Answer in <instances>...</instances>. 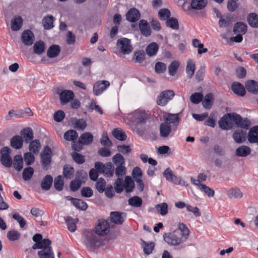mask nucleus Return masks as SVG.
<instances>
[{
    "mask_svg": "<svg viewBox=\"0 0 258 258\" xmlns=\"http://www.w3.org/2000/svg\"><path fill=\"white\" fill-rule=\"evenodd\" d=\"M190 231L188 227L183 223H179L176 229L172 232L165 233L164 240L170 246H179L184 243L188 239Z\"/></svg>",
    "mask_w": 258,
    "mask_h": 258,
    "instance_id": "nucleus-1",
    "label": "nucleus"
},
{
    "mask_svg": "<svg viewBox=\"0 0 258 258\" xmlns=\"http://www.w3.org/2000/svg\"><path fill=\"white\" fill-rule=\"evenodd\" d=\"M126 167L124 166H117L114 168V173L118 178L114 182V188L117 193H120L125 189L126 192H131L134 188V182L132 178L127 176L124 180L119 177H122L126 173Z\"/></svg>",
    "mask_w": 258,
    "mask_h": 258,
    "instance_id": "nucleus-2",
    "label": "nucleus"
},
{
    "mask_svg": "<svg viewBox=\"0 0 258 258\" xmlns=\"http://www.w3.org/2000/svg\"><path fill=\"white\" fill-rule=\"evenodd\" d=\"M231 123L244 129H247L250 125V121L247 118L243 119L240 115L235 113L225 114L219 120V125L222 130H228L232 127Z\"/></svg>",
    "mask_w": 258,
    "mask_h": 258,
    "instance_id": "nucleus-3",
    "label": "nucleus"
},
{
    "mask_svg": "<svg viewBox=\"0 0 258 258\" xmlns=\"http://www.w3.org/2000/svg\"><path fill=\"white\" fill-rule=\"evenodd\" d=\"M83 243L87 249L95 250L103 245V240L94 230H86L84 232Z\"/></svg>",
    "mask_w": 258,
    "mask_h": 258,
    "instance_id": "nucleus-4",
    "label": "nucleus"
},
{
    "mask_svg": "<svg viewBox=\"0 0 258 258\" xmlns=\"http://www.w3.org/2000/svg\"><path fill=\"white\" fill-rule=\"evenodd\" d=\"M51 241L49 239H43L40 243H35L33 245V249H40L38 252L39 258H54L52 247Z\"/></svg>",
    "mask_w": 258,
    "mask_h": 258,
    "instance_id": "nucleus-5",
    "label": "nucleus"
},
{
    "mask_svg": "<svg viewBox=\"0 0 258 258\" xmlns=\"http://www.w3.org/2000/svg\"><path fill=\"white\" fill-rule=\"evenodd\" d=\"M95 166L99 173L104 174L107 177H111L114 173V167L111 162L105 164L100 162H96Z\"/></svg>",
    "mask_w": 258,
    "mask_h": 258,
    "instance_id": "nucleus-6",
    "label": "nucleus"
},
{
    "mask_svg": "<svg viewBox=\"0 0 258 258\" xmlns=\"http://www.w3.org/2000/svg\"><path fill=\"white\" fill-rule=\"evenodd\" d=\"M11 150L8 147H4L0 150L1 162L6 167H10L12 165L13 161L10 156Z\"/></svg>",
    "mask_w": 258,
    "mask_h": 258,
    "instance_id": "nucleus-7",
    "label": "nucleus"
},
{
    "mask_svg": "<svg viewBox=\"0 0 258 258\" xmlns=\"http://www.w3.org/2000/svg\"><path fill=\"white\" fill-rule=\"evenodd\" d=\"M174 95V92L170 90L162 92L157 97V104L161 106H165L168 101L172 99Z\"/></svg>",
    "mask_w": 258,
    "mask_h": 258,
    "instance_id": "nucleus-8",
    "label": "nucleus"
},
{
    "mask_svg": "<svg viewBox=\"0 0 258 258\" xmlns=\"http://www.w3.org/2000/svg\"><path fill=\"white\" fill-rule=\"evenodd\" d=\"M109 230L110 226L108 222L105 220L101 219L97 221L94 231L102 237L107 234Z\"/></svg>",
    "mask_w": 258,
    "mask_h": 258,
    "instance_id": "nucleus-9",
    "label": "nucleus"
},
{
    "mask_svg": "<svg viewBox=\"0 0 258 258\" xmlns=\"http://www.w3.org/2000/svg\"><path fill=\"white\" fill-rule=\"evenodd\" d=\"M117 45L120 48L121 51L124 54H128L133 50L130 40L125 38H122L117 40Z\"/></svg>",
    "mask_w": 258,
    "mask_h": 258,
    "instance_id": "nucleus-10",
    "label": "nucleus"
},
{
    "mask_svg": "<svg viewBox=\"0 0 258 258\" xmlns=\"http://www.w3.org/2000/svg\"><path fill=\"white\" fill-rule=\"evenodd\" d=\"M87 177V174L85 172L81 171L78 172L76 174V179L72 181L70 184V188L72 191H76L78 189L81 184L82 180L86 179Z\"/></svg>",
    "mask_w": 258,
    "mask_h": 258,
    "instance_id": "nucleus-11",
    "label": "nucleus"
},
{
    "mask_svg": "<svg viewBox=\"0 0 258 258\" xmlns=\"http://www.w3.org/2000/svg\"><path fill=\"white\" fill-rule=\"evenodd\" d=\"M147 118L145 111L137 110L130 115V118L137 124L144 123Z\"/></svg>",
    "mask_w": 258,
    "mask_h": 258,
    "instance_id": "nucleus-12",
    "label": "nucleus"
},
{
    "mask_svg": "<svg viewBox=\"0 0 258 258\" xmlns=\"http://www.w3.org/2000/svg\"><path fill=\"white\" fill-rule=\"evenodd\" d=\"M110 86L108 81H99L96 82L93 86V92L96 96L100 95L107 88Z\"/></svg>",
    "mask_w": 258,
    "mask_h": 258,
    "instance_id": "nucleus-13",
    "label": "nucleus"
},
{
    "mask_svg": "<svg viewBox=\"0 0 258 258\" xmlns=\"http://www.w3.org/2000/svg\"><path fill=\"white\" fill-rule=\"evenodd\" d=\"M179 114H171L168 113L165 116V122L173 127V130H176L177 126L179 124Z\"/></svg>",
    "mask_w": 258,
    "mask_h": 258,
    "instance_id": "nucleus-14",
    "label": "nucleus"
},
{
    "mask_svg": "<svg viewBox=\"0 0 258 258\" xmlns=\"http://www.w3.org/2000/svg\"><path fill=\"white\" fill-rule=\"evenodd\" d=\"M232 138L237 144L243 143L246 140V132L241 129H237L234 131Z\"/></svg>",
    "mask_w": 258,
    "mask_h": 258,
    "instance_id": "nucleus-15",
    "label": "nucleus"
},
{
    "mask_svg": "<svg viewBox=\"0 0 258 258\" xmlns=\"http://www.w3.org/2000/svg\"><path fill=\"white\" fill-rule=\"evenodd\" d=\"M176 130H173L171 125L167 123H162L160 126V135L162 138H167L170 135H173Z\"/></svg>",
    "mask_w": 258,
    "mask_h": 258,
    "instance_id": "nucleus-16",
    "label": "nucleus"
},
{
    "mask_svg": "<svg viewBox=\"0 0 258 258\" xmlns=\"http://www.w3.org/2000/svg\"><path fill=\"white\" fill-rule=\"evenodd\" d=\"M60 103L62 105L69 103L74 97V93L71 90H64L59 94Z\"/></svg>",
    "mask_w": 258,
    "mask_h": 258,
    "instance_id": "nucleus-17",
    "label": "nucleus"
},
{
    "mask_svg": "<svg viewBox=\"0 0 258 258\" xmlns=\"http://www.w3.org/2000/svg\"><path fill=\"white\" fill-rule=\"evenodd\" d=\"M21 39L22 41L25 45L30 46L34 41V35L31 30H26L22 33Z\"/></svg>",
    "mask_w": 258,
    "mask_h": 258,
    "instance_id": "nucleus-18",
    "label": "nucleus"
},
{
    "mask_svg": "<svg viewBox=\"0 0 258 258\" xmlns=\"http://www.w3.org/2000/svg\"><path fill=\"white\" fill-rule=\"evenodd\" d=\"M51 149L48 146H45L41 153V161L43 165L45 168L50 163L51 161Z\"/></svg>",
    "mask_w": 258,
    "mask_h": 258,
    "instance_id": "nucleus-19",
    "label": "nucleus"
},
{
    "mask_svg": "<svg viewBox=\"0 0 258 258\" xmlns=\"http://www.w3.org/2000/svg\"><path fill=\"white\" fill-rule=\"evenodd\" d=\"M126 214L119 212H111L110 214L111 221L116 224H122L125 218Z\"/></svg>",
    "mask_w": 258,
    "mask_h": 258,
    "instance_id": "nucleus-20",
    "label": "nucleus"
},
{
    "mask_svg": "<svg viewBox=\"0 0 258 258\" xmlns=\"http://www.w3.org/2000/svg\"><path fill=\"white\" fill-rule=\"evenodd\" d=\"M23 19L20 16H14L11 21V28L13 31H17L21 29L23 25Z\"/></svg>",
    "mask_w": 258,
    "mask_h": 258,
    "instance_id": "nucleus-21",
    "label": "nucleus"
},
{
    "mask_svg": "<svg viewBox=\"0 0 258 258\" xmlns=\"http://www.w3.org/2000/svg\"><path fill=\"white\" fill-rule=\"evenodd\" d=\"M140 18V13L139 11L135 9H131L126 14V19L127 21L131 22H135L138 21Z\"/></svg>",
    "mask_w": 258,
    "mask_h": 258,
    "instance_id": "nucleus-22",
    "label": "nucleus"
},
{
    "mask_svg": "<svg viewBox=\"0 0 258 258\" xmlns=\"http://www.w3.org/2000/svg\"><path fill=\"white\" fill-rule=\"evenodd\" d=\"M247 139L250 143H258V126L251 127L247 134Z\"/></svg>",
    "mask_w": 258,
    "mask_h": 258,
    "instance_id": "nucleus-23",
    "label": "nucleus"
},
{
    "mask_svg": "<svg viewBox=\"0 0 258 258\" xmlns=\"http://www.w3.org/2000/svg\"><path fill=\"white\" fill-rule=\"evenodd\" d=\"M139 28L142 34L146 37L151 34V29L149 23L144 20H141L139 22Z\"/></svg>",
    "mask_w": 258,
    "mask_h": 258,
    "instance_id": "nucleus-24",
    "label": "nucleus"
},
{
    "mask_svg": "<svg viewBox=\"0 0 258 258\" xmlns=\"http://www.w3.org/2000/svg\"><path fill=\"white\" fill-rule=\"evenodd\" d=\"M11 146L15 149H20L23 147V141L20 136H14L11 139Z\"/></svg>",
    "mask_w": 258,
    "mask_h": 258,
    "instance_id": "nucleus-25",
    "label": "nucleus"
},
{
    "mask_svg": "<svg viewBox=\"0 0 258 258\" xmlns=\"http://www.w3.org/2000/svg\"><path fill=\"white\" fill-rule=\"evenodd\" d=\"M66 198L68 200H71L74 206L78 209L85 210L88 207L87 203L81 200L74 199L69 196L67 197Z\"/></svg>",
    "mask_w": 258,
    "mask_h": 258,
    "instance_id": "nucleus-26",
    "label": "nucleus"
},
{
    "mask_svg": "<svg viewBox=\"0 0 258 258\" xmlns=\"http://www.w3.org/2000/svg\"><path fill=\"white\" fill-rule=\"evenodd\" d=\"M246 90L253 94H258V82L254 80H249L245 84Z\"/></svg>",
    "mask_w": 258,
    "mask_h": 258,
    "instance_id": "nucleus-27",
    "label": "nucleus"
},
{
    "mask_svg": "<svg viewBox=\"0 0 258 258\" xmlns=\"http://www.w3.org/2000/svg\"><path fill=\"white\" fill-rule=\"evenodd\" d=\"M231 88L233 92L239 96H243L245 95V88L243 86L239 83H233L232 85Z\"/></svg>",
    "mask_w": 258,
    "mask_h": 258,
    "instance_id": "nucleus-28",
    "label": "nucleus"
},
{
    "mask_svg": "<svg viewBox=\"0 0 258 258\" xmlns=\"http://www.w3.org/2000/svg\"><path fill=\"white\" fill-rule=\"evenodd\" d=\"M71 122L74 127L78 130H83L86 126V122L83 119L72 118L71 119Z\"/></svg>",
    "mask_w": 258,
    "mask_h": 258,
    "instance_id": "nucleus-29",
    "label": "nucleus"
},
{
    "mask_svg": "<svg viewBox=\"0 0 258 258\" xmlns=\"http://www.w3.org/2000/svg\"><path fill=\"white\" fill-rule=\"evenodd\" d=\"M60 47L57 45H52L47 51V55L49 58H54L57 56L60 53Z\"/></svg>",
    "mask_w": 258,
    "mask_h": 258,
    "instance_id": "nucleus-30",
    "label": "nucleus"
},
{
    "mask_svg": "<svg viewBox=\"0 0 258 258\" xmlns=\"http://www.w3.org/2000/svg\"><path fill=\"white\" fill-rule=\"evenodd\" d=\"M14 168L17 171H21L23 168V159L21 155H16L13 162Z\"/></svg>",
    "mask_w": 258,
    "mask_h": 258,
    "instance_id": "nucleus-31",
    "label": "nucleus"
},
{
    "mask_svg": "<svg viewBox=\"0 0 258 258\" xmlns=\"http://www.w3.org/2000/svg\"><path fill=\"white\" fill-rule=\"evenodd\" d=\"M41 143L39 140H34L30 143L29 146V152L34 154H37L39 153L41 149Z\"/></svg>",
    "mask_w": 258,
    "mask_h": 258,
    "instance_id": "nucleus-32",
    "label": "nucleus"
},
{
    "mask_svg": "<svg viewBox=\"0 0 258 258\" xmlns=\"http://www.w3.org/2000/svg\"><path fill=\"white\" fill-rule=\"evenodd\" d=\"M251 152L250 148L246 146H241L237 148L235 150V153L237 156L239 157H246Z\"/></svg>",
    "mask_w": 258,
    "mask_h": 258,
    "instance_id": "nucleus-33",
    "label": "nucleus"
},
{
    "mask_svg": "<svg viewBox=\"0 0 258 258\" xmlns=\"http://www.w3.org/2000/svg\"><path fill=\"white\" fill-rule=\"evenodd\" d=\"M53 181V178L50 175H47L42 179L41 183V187L44 190H48L50 189Z\"/></svg>",
    "mask_w": 258,
    "mask_h": 258,
    "instance_id": "nucleus-34",
    "label": "nucleus"
},
{
    "mask_svg": "<svg viewBox=\"0 0 258 258\" xmlns=\"http://www.w3.org/2000/svg\"><path fill=\"white\" fill-rule=\"evenodd\" d=\"M246 31L247 25L241 22L236 23L233 28V32L235 34L240 33L241 34H244Z\"/></svg>",
    "mask_w": 258,
    "mask_h": 258,
    "instance_id": "nucleus-35",
    "label": "nucleus"
},
{
    "mask_svg": "<svg viewBox=\"0 0 258 258\" xmlns=\"http://www.w3.org/2000/svg\"><path fill=\"white\" fill-rule=\"evenodd\" d=\"M227 194L230 199H239L242 197V193L237 188H233L227 190Z\"/></svg>",
    "mask_w": 258,
    "mask_h": 258,
    "instance_id": "nucleus-36",
    "label": "nucleus"
},
{
    "mask_svg": "<svg viewBox=\"0 0 258 258\" xmlns=\"http://www.w3.org/2000/svg\"><path fill=\"white\" fill-rule=\"evenodd\" d=\"M93 136L89 133H85L80 137L79 143L83 145H88L93 141Z\"/></svg>",
    "mask_w": 258,
    "mask_h": 258,
    "instance_id": "nucleus-37",
    "label": "nucleus"
},
{
    "mask_svg": "<svg viewBox=\"0 0 258 258\" xmlns=\"http://www.w3.org/2000/svg\"><path fill=\"white\" fill-rule=\"evenodd\" d=\"M141 246L143 249V251L147 255H149L152 252L155 246V244L153 242H147L144 240H142Z\"/></svg>",
    "mask_w": 258,
    "mask_h": 258,
    "instance_id": "nucleus-38",
    "label": "nucleus"
},
{
    "mask_svg": "<svg viewBox=\"0 0 258 258\" xmlns=\"http://www.w3.org/2000/svg\"><path fill=\"white\" fill-rule=\"evenodd\" d=\"M158 49V44L155 42H152L147 46L146 51L148 55L153 56L156 54Z\"/></svg>",
    "mask_w": 258,
    "mask_h": 258,
    "instance_id": "nucleus-39",
    "label": "nucleus"
},
{
    "mask_svg": "<svg viewBox=\"0 0 258 258\" xmlns=\"http://www.w3.org/2000/svg\"><path fill=\"white\" fill-rule=\"evenodd\" d=\"M21 135L26 143H28L33 138V132L30 127H27L21 131Z\"/></svg>",
    "mask_w": 258,
    "mask_h": 258,
    "instance_id": "nucleus-40",
    "label": "nucleus"
},
{
    "mask_svg": "<svg viewBox=\"0 0 258 258\" xmlns=\"http://www.w3.org/2000/svg\"><path fill=\"white\" fill-rule=\"evenodd\" d=\"M213 95L212 93H208L204 98L202 104L205 108L210 109L213 104Z\"/></svg>",
    "mask_w": 258,
    "mask_h": 258,
    "instance_id": "nucleus-41",
    "label": "nucleus"
},
{
    "mask_svg": "<svg viewBox=\"0 0 258 258\" xmlns=\"http://www.w3.org/2000/svg\"><path fill=\"white\" fill-rule=\"evenodd\" d=\"M247 21L249 25L253 27H258V15L255 13H250L247 16Z\"/></svg>",
    "mask_w": 258,
    "mask_h": 258,
    "instance_id": "nucleus-42",
    "label": "nucleus"
},
{
    "mask_svg": "<svg viewBox=\"0 0 258 258\" xmlns=\"http://www.w3.org/2000/svg\"><path fill=\"white\" fill-rule=\"evenodd\" d=\"M112 162L115 167L124 166L125 164L124 158L119 153L113 156Z\"/></svg>",
    "mask_w": 258,
    "mask_h": 258,
    "instance_id": "nucleus-43",
    "label": "nucleus"
},
{
    "mask_svg": "<svg viewBox=\"0 0 258 258\" xmlns=\"http://www.w3.org/2000/svg\"><path fill=\"white\" fill-rule=\"evenodd\" d=\"M45 44L42 41L36 42L33 45L34 52L37 54H41L44 51Z\"/></svg>",
    "mask_w": 258,
    "mask_h": 258,
    "instance_id": "nucleus-44",
    "label": "nucleus"
},
{
    "mask_svg": "<svg viewBox=\"0 0 258 258\" xmlns=\"http://www.w3.org/2000/svg\"><path fill=\"white\" fill-rule=\"evenodd\" d=\"M112 135L116 139L120 141H124L126 138L125 132L120 128H115L112 131Z\"/></svg>",
    "mask_w": 258,
    "mask_h": 258,
    "instance_id": "nucleus-45",
    "label": "nucleus"
},
{
    "mask_svg": "<svg viewBox=\"0 0 258 258\" xmlns=\"http://www.w3.org/2000/svg\"><path fill=\"white\" fill-rule=\"evenodd\" d=\"M206 179V175L204 173H200L198 175L197 179L191 177L190 180L191 183L198 187L200 186V185H204V184L202 183V182L205 181Z\"/></svg>",
    "mask_w": 258,
    "mask_h": 258,
    "instance_id": "nucleus-46",
    "label": "nucleus"
},
{
    "mask_svg": "<svg viewBox=\"0 0 258 258\" xmlns=\"http://www.w3.org/2000/svg\"><path fill=\"white\" fill-rule=\"evenodd\" d=\"M66 222L69 230L71 232L75 231L77 227L76 223H77L78 220L70 217H68L66 219Z\"/></svg>",
    "mask_w": 258,
    "mask_h": 258,
    "instance_id": "nucleus-47",
    "label": "nucleus"
},
{
    "mask_svg": "<svg viewBox=\"0 0 258 258\" xmlns=\"http://www.w3.org/2000/svg\"><path fill=\"white\" fill-rule=\"evenodd\" d=\"M34 174V169L31 167H27L23 170L22 177L25 181L30 180Z\"/></svg>",
    "mask_w": 258,
    "mask_h": 258,
    "instance_id": "nucleus-48",
    "label": "nucleus"
},
{
    "mask_svg": "<svg viewBox=\"0 0 258 258\" xmlns=\"http://www.w3.org/2000/svg\"><path fill=\"white\" fill-rule=\"evenodd\" d=\"M195 71V64L191 59H188L187 61L186 73L189 78H191L194 74Z\"/></svg>",
    "mask_w": 258,
    "mask_h": 258,
    "instance_id": "nucleus-49",
    "label": "nucleus"
},
{
    "mask_svg": "<svg viewBox=\"0 0 258 258\" xmlns=\"http://www.w3.org/2000/svg\"><path fill=\"white\" fill-rule=\"evenodd\" d=\"M206 0H192L191 7L193 9L201 10L206 6Z\"/></svg>",
    "mask_w": 258,
    "mask_h": 258,
    "instance_id": "nucleus-50",
    "label": "nucleus"
},
{
    "mask_svg": "<svg viewBox=\"0 0 258 258\" xmlns=\"http://www.w3.org/2000/svg\"><path fill=\"white\" fill-rule=\"evenodd\" d=\"M128 204L133 207H140L142 204V200L138 196H134L128 200Z\"/></svg>",
    "mask_w": 258,
    "mask_h": 258,
    "instance_id": "nucleus-51",
    "label": "nucleus"
},
{
    "mask_svg": "<svg viewBox=\"0 0 258 258\" xmlns=\"http://www.w3.org/2000/svg\"><path fill=\"white\" fill-rule=\"evenodd\" d=\"M166 24L167 27L173 30H178L179 28V24L177 20L173 17L166 20Z\"/></svg>",
    "mask_w": 258,
    "mask_h": 258,
    "instance_id": "nucleus-52",
    "label": "nucleus"
},
{
    "mask_svg": "<svg viewBox=\"0 0 258 258\" xmlns=\"http://www.w3.org/2000/svg\"><path fill=\"white\" fill-rule=\"evenodd\" d=\"M53 17L52 16L45 17L42 21L43 25L45 29H50L53 27Z\"/></svg>",
    "mask_w": 258,
    "mask_h": 258,
    "instance_id": "nucleus-53",
    "label": "nucleus"
},
{
    "mask_svg": "<svg viewBox=\"0 0 258 258\" xmlns=\"http://www.w3.org/2000/svg\"><path fill=\"white\" fill-rule=\"evenodd\" d=\"M78 133L74 130H69L64 134V138L67 141H73L78 138Z\"/></svg>",
    "mask_w": 258,
    "mask_h": 258,
    "instance_id": "nucleus-54",
    "label": "nucleus"
},
{
    "mask_svg": "<svg viewBox=\"0 0 258 258\" xmlns=\"http://www.w3.org/2000/svg\"><path fill=\"white\" fill-rule=\"evenodd\" d=\"M155 208L158 212L162 216H164L168 213V205L166 203L158 204Z\"/></svg>",
    "mask_w": 258,
    "mask_h": 258,
    "instance_id": "nucleus-55",
    "label": "nucleus"
},
{
    "mask_svg": "<svg viewBox=\"0 0 258 258\" xmlns=\"http://www.w3.org/2000/svg\"><path fill=\"white\" fill-rule=\"evenodd\" d=\"M198 189L204 192L209 197H213L214 196V190L205 184L200 185L197 187Z\"/></svg>",
    "mask_w": 258,
    "mask_h": 258,
    "instance_id": "nucleus-56",
    "label": "nucleus"
},
{
    "mask_svg": "<svg viewBox=\"0 0 258 258\" xmlns=\"http://www.w3.org/2000/svg\"><path fill=\"white\" fill-rule=\"evenodd\" d=\"M24 159L27 165H32L35 161V156L33 153L26 152L24 154Z\"/></svg>",
    "mask_w": 258,
    "mask_h": 258,
    "instance_id": "nucleus-57",
    "label": "nucleus"
},
{
    "mask_svg": "<svg viewBox=\"0 0 258 258\" xmlns=\"http://www.w3.org/2000/svg\"><path fill=\"white\" fill-rule=\"evenodd\" d=\"M192 44L194 47H198V53L200 54L207 52V48L201 49V48L204 47L203 44L200 42V41L198 39H194L192 41Z\"/></svg>",
    "mask_w": 258,
    "mask_h": 258,
    "instance_id": "nucleus-58",
    "label": "nucleus"
},
{
    "mask_svg": "<svg viewBox=\"0 0 258 258\" xmlns=\"http://www.w3.org/2000/svg\"><path fill=\"white\" fill-rule=\"evenodd\" d=\"M203 99V95L202 93H195L190 97V101L194 104L199 103Z\"/></svg>",
    "mask_w": 258,
    "mask_h": 258,
    "instance_id": "nucleus-59",
    "label": "nucleus"
},
{
    "mask_svg": "<svg viewBox=\"0 0 258 258\" xmlns=\"http://www.w3.org/2000/svg\"><path fill=\"white\" fill-rule=\"evenodd\" d=\"M158 16L161 20H167L170 16V12L167 9H162L159 11Z\"/></svg>",
    "mask_w": 258,
    "mask_h": 258,
    "instance_id": "nucleus-60",
    "label": "nucleus"
},
{
    "mask_svg": "<svg viewBox=\"0 0 258 258\" xmlns=\"http://www.w3.org/2000/svg\"><path fill=\"white\" fill-rule=\"evenodd\" d=\"M179 63L177 61H172L169 66L168 67V72L169 74L171 76L175 75L176 73L178 68H179Z\"/></svg>",
    "mask_w": 258,
    "mask_h": 258,
    "instance_id": "nucleus-61",
    "label": "nucleus"
},
{
    "mask_svg": "<svg viewBox=\"0 0 258 258\" xmlns=\"http://www.w3.org/2000/svg\"><path fill=\"white\" fill-rule=\"evenodd\" d=\"M21 236V234L16 230H11L8 232V238L11 241H15L18 240Z\"/></svg>",
    "mask_w": 258,
    "mask_h": 258,
    "instance_id": "nucleus-62",
    "label": "nucleus"
},
{
    "mask_svg": "<svg viewBox=\"0 0 258 258\" xmlns=\"http://www.w3.org/2000/svg\"><path fill=\"white\" fill-rule=\"evenodd\" d=\"M170 182H172L174 184L177 185H181L185 186H188V184L186 183V181H185L184 180L182 179L181 176H176L175 174L174 175Z\"/></svg>",
    "mask_w": 258,
    "mask_h": 258,
    "instance_id": "nucleus-63",
    "label": "nucleus"
},
{
    "mask_svg": "<svg viewBox=\"0 0 258 258\" xmlns=\"http://www.w3.org/2000/svg\"><path fill=\"white\" fill-rule=\"evenodd\" d=\"M106 182L102 178H99L96 183V188L99 192H103L105 189Z\"/></svg>",
    "mask_w": 258,
    "mask_h": 258,
    "instance_id": "nucleus-64",
    "label": "nucleus"
}]
</instances>
